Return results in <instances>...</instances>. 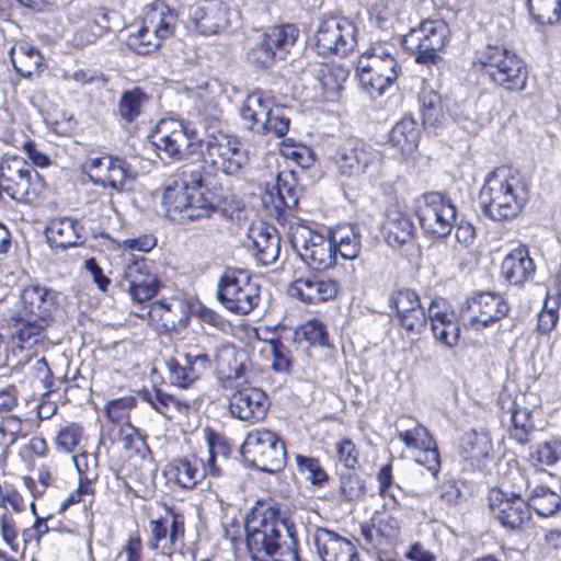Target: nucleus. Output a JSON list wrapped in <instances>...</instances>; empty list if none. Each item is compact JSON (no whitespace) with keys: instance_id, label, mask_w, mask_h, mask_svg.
<instances>
[{"instance_id":"obj_35","label":"nucleus","mask_w":561,"mask_h":561,"mask_svg":"<svg viewBox=\"0 0 561 561\" xmlns=\"http://www.w3.org/2000/svg\"><path fill=\"white\" fill-rule=\"evenodd\" d=\"M169 482L183 489H192L205 477L202 461L195 457L178 458L168 463L163 471Z\"/></svg>"},{"instance_id":"obj_26","label":"nucleus","mask_w":561,"mask_h":561,"mask_svg":"<svg viewBox=\"0 0 561 561\" xmlns=\"http://www.w3.org/2000/svg\"><path fill=\"white\" fill-rule=\"evenodd\" d=\"M148 546L163 556L171 557L184 536L183 520L178 515L159 518L149 523Z\"/></svg>"},{"instance_id":"obj_3","label":"nucleus","mask_w":561,"mask_h":561,"mask_svg":"<svg viewBox=\"0 0 561 561\" xmlns=\"http://www.w3.org/2000/svg\"><path fill=\"white\" fill-rule=\"evenodd\" d=\"M295 525L274 507L265 510L259 520L247 524V547L252 561H273L275 554L287 556L297 550Z\"/></svg>"},{"instance_id":"obj_42","label":"nucleus","mask_w":561,"mask_h":561,"mask_svg":"<svg viewBox=\"0 0 561 561\" xmlns=\"http://www.w3.org/2000/svg\"><path fill=\"white\" fill-rule=\"evenodd\" d=\"M510 411L512 421L510 428L511 437L518 444H527L530 440V435L535 432L531 410L513 403Z\"/></svg>"},{"instance_id":"obj_39","label":"nucleus","mask_w":561,"mask_h":561,"mask_svg":"<svg viewBox=\"0 0 561 561\" xmlns=\"http://www.w3.org/2000/svg\"><path fill=\"white\" fill-rule=\"evenodd\" d=\"M335 256L355 260L360 252L362 238L358 228L352 225L337 226L329 231Z\"/></svg>"},{"instance_id":"obj_33","label":"nucleus","mask_w":561,"mask_h":561,"mask_svg":"<svg viewBox=\"0 0 561 561\" xmlns=\"http://www.w3.org/2000/svg\"><path fill=\"white\" fill-rule=\"evenodd\" d=\"M299 199V191L291 171L278 172L275 183L265 191L263 202L271 204L275 209L294 208Z\"/></svg>"},{"instance_id":"obj_59","label":"nucleus","mask_w":561,"mask_h":561,"mask_svg":"<svg viewBox=\"0 0 561 561\" xmlns=\"http://www.w3.org/2000/svg\"><path fill=\"white\" fill-rule=\"evenodd\" d=\"M139 396L160 414L168 419L173 417V415H170V402H172L171 394L162 391L161 389L153 388L152 390L141 391Z\"/></svg>"},{"instance_id":"obj_27","label":"nucleus","mask_w":561,"mask_h":561,"mask_svg":"<svg viewBox=\"0 0 561 561\" xmlns=\"http://www.w3.org/2000/svg\"><path fill=\"white\" fill-rule=\"evenodd\" d=\"M9 56L16 73L22 78L34 80L42 76L47 68L42 51L32 43L20 39L9 49Z\"/></svg>"},{"instance_id":"obj_9","label":"nucleus","mask_w":561,"mask_h":561,"mask_svg":"<svg viewBox=\"0 0 561 561\" xmlns=\"http://www.w3.org/2000/svg\"><path fill=\"white\" fill-rule=\"evenodd\" d=\"M289 241L299 259L312 270L325 271L336 263L330 233L324 236L304 222L289 227Z\"/></svg>"},{"instance_id":"obj_8","label":"nucleus","mask_w":561,"mask_h":561,"mask_svg":"<svg viewBox=\"0 0 561 561\" xmlns=\"http://www.w3.org/2000/svg\"><path fill=\"white\" fill-rule=\"evenodd\" d=\"M398 73V62L386 45L375 44L358 58L359 83L371 96H380L397 79Z\"/></svg>"},{"instance_id":"obj_18","label":"nucleus","mask_w":561,"mask_h":561,"mask_svg":"<svg viewBox=\"0 0 561 561\" xmlns=\"http://www.w3.org/2000/svg\"><path fill=\"white\" fill-rule=\"evenodd\" d=\"M152 145L171 160H182L190 153L195 131L178 119H161L150 136Z\"/></svg>"},{"instance_id":"obj_7","label":"nucleus","mask_w":561,"mask_h":561,"mask_svg":"<svg viewBox=\"0 0 561 561\" xmlns=\"http://www.w3.org/2000/svg\"><path fill=\"white\" fill-rule=\"evenodd\" d=\"M240 116L250 130L277 138L286 135L290 123L284 110L275 106L273 99L262 90H256L245 98Z\"/></svg>"},{"instance_id":"obj_17","label":"nucleus","mask_w":561,"mask_h":561,"mask_svg":"<svg viewBox=\"0 0 561 561\" xmlns=\"http://www.w3.org/2000/svg\"><path fill=\"white\" fill-rule=\"evenodd\" d=\"M224 388L231 391L228 410L232 417L251 424L264 420L270 401L262 389L252 387L244 380L224 385Z\"/></svg>"},{"instance_id":"obj_62","label":"nucleus","mask_w":561,"mask_h":561,"mask_svg":"<svg viewBox=\"0 0 561 561\" xmlns=\"http://www.w3.org/2000/svg\"><path fill=\"white\" fill-rule=\"evenodd\" d=\"M401 325L409 332L420 333L426 325L428 316L426 317L424 308L421 306L412 311H408L398 317Z\"/></svg>"},{"instance_id":"obj_21","label":"nucleus","mask_w":561,"mask_h":561,"mask_svg":"<svg viewBox=\"0 0 561 561\" xmlns=\"http://www.w3.org/2000/svg\"><path fill=\"white\" fill-rule=\"evenodd\" d=\"M489 507L500 524L511 530L522 529L530 520L527 502L514 492L493 488L489 492Z\"/></svg>"},{"instance_id":"obj_1","label":"nucleus","mask_w":561,"mask_h":561,"mask_svg":"<svg viewBox=\"0 0 561 561\" xmlns=\"http://www.w3.org/2000/svg\"><path fill=\"white\" fill-rule=\"evenodd\" d=\"M57 295L39 284H31L20 293V308L10 311L7 319L13 330L12 339L20 350L46 346V329L57 310Z\"/></svg>"},{"instance_id":"obj_20","label":"nucleus","mask_w":561,"mask_h":561,"mask_svg":"<svg viewBox=\"0 0 561 561\" xmlns=\"http://www.w3.org/2000/svg\"><path fill=\"white\" fill-rule=\"evenodd\" d=\"M87 169L88 175L94 184L117 192L127 190L135 180L130 165L117 157L91 158L87 162Z\"/></svg>"},{"instance_id":"obj_64","label":"nucleus","mask_w":561,"mask_h":561,"mask_svg":"<svg viewBox=\"0 0 561 561\" xmlns=\"http://www.w3.org/2000/svg\"><path fill=\"white\" fill-rule=\"evenodd\" d=\"M157 243L152 234H142L136 238H128L123 240L122 245L130 251L149 252Z\"/></svg>"},{"instance_id":"obj_38","label":"nucleus","mask_w":561,"mask_h":561,"mask_svg":"<svg viewBox=\"0 0 561 561\" xmlns=\"http://www.w3.org/2000/svg\"><path fill=\"white\" fill-rule=\"evenodd\" d=\"M238 355L236 347L228 343L220 344L215 350L214 363L224 385L241 381L243 364Z\"/></svg>"},{"instance_id":"obj_40","label":"nucleus","mask_w":561,"mask_h":561,"mask_svg":"<svg viewBox=\"0 0 561 561\" xmlns=\"http://www.w3.org/2000/svg\"><path fill=\"white\" fill-rule=\"evenodd\" d=\"M389 140L401 153L413 152L420 140V128L416 121L411 116H404L391 128Z\"/></svg>"},{"instance_id":"obj_24","label":"nucleus","mask_w":561,"mask_h":561,"mask_svg":"<svg viewBox=\"0 0 561 561\" xmlns=\"http://www.w3.org/2000/svg\"><path fill=\"white\" fill-rule=\"evenodd\" d=\"M428 320L434 337L446 347L457 345L460 327L457 316L445 299L436 298L428 307Z\"/></svg>"},{"instance_id":"obj_63","label":"nucleus","mask_w":561,"mask_h":561,"mask_svg":"<svg viewBox=\"0 0 561 561\" xmlns=\"http://www.w3.org/2000/svg\"><path fill=\"white\" fill-rule=\"evenodd\" d=\"M415 460L417 463L426 467L433 476H436L440 468V459L436 443L434 442L428 448L420 449V454Z\"/></svg>"},{"instance_id":"obj_16","label":"nucleus","mask_w":561,"mask_h":561,"mask_svg":"<svg viewBox=\"0 0 561 561\" xmlns=\"http://www.w3.org/2000/svg\"><path fill=\"white\" fill-rule=\"evenodd\" d=\"M357 45L355 24L344 16L320 20L314 33V46L319 55L347 56Z\"/></svg>"},{"instance_id":"obj_5","label":"nucleus","mask_w":561,"mask_h":561,"mask_svg":"<svg viewBox=\"0 0 561 561\" xmlns=\"http://www.w3.org/2000/svg\"><path fill=\"white\" fill-rule=\"evenodd\" d=\"M474 65L495 85L506 91L519 92L526 87V65L516 53L506 47L488 45L478 53Z\"/></svg>"},{"instance_id":"obj_29","label":"nucleus","mask_w":561,"mask_h":561,"mask_svg":"<svg viewBox=\"0 0 561 561\" xmlns=\"http://www.w3.org/2000/svg\"><path fill=\"white\" fill-rule=\"evenodd\" d=\"M84 228L82 224L72 217L51 218L45 228V234L49 247L54 250H66L83 243Z\"/></svg>"},{"instance_id":"obj_43","label":"nucleus","mask_w":561,"mask_h":561,"mask_svg":"<svg viewBox=\"0 0 561 561\" xmlns=\"http://www.w3.org/2000/svg\"><path fill=\"white\" fill-rule=\"evenodd\" d=\"M419 102L423 124L437 126L445 115L440 95L432 89L424 88L419 95Z\"/></svg>"},{"instance_id":"obj_55","label":"nucleus","mask_w":561,"mask_h":561,"mask_svg":"<svg viewBox=\"0 0 561 561\" xmlns=\"http://www.w3.org/2000/svg\"><path fill=\"white\" fill-rule=\"evenodd\" d=\"M249 60L260 67H268L275 59H278L277 54L270 45L265 35L253 46L248 53Z\"/></svg>"},{"instance_id":"obj_58","label":"nucleus","mask_w":561,"mask_h":561,"mask_svg":"<svg viewBox=\"0 0 561 561\" xmlns=\"http://www.w3.org/2000/svg\"><path fill=\"white\" fill-rule=\"evenodd\" d=\"M299 334L310 344L324 346L328 344V334L324 324L317 319L307 321L300 327Z\"/></svg>"},{"instance_id":"obj_32","label":"nucleus","mask_w":561,"mask_h":561,"mask_svg":"<svg viewBox=\"0 0 561 561\" xmlns=\"http://www.w3.org/2000/svg\"><path fill=\"white\" fill-rule=\"evenodd\" d=\"M250 247L255 250L256 260L263 265L273 264L279 255L280 241L275 229L264 224L249 230Z\"/></svg>"},{"instance_id":"obj_31","label":"nucleus","mask_w":561,"mask_h":561,"mask_svg":"<svg viewBox=\"0 0 561 561\" xmlns=\"http://www.w3.org/2000/svg\"><path fill=\"white\" fill-rule=\"evenodd\" d=\"M386 241L393 248H400L414 239V225L411 217L397 205H391L386 210L383 222Z\"/></svg>"},{"instance_id":"obj_46","label":"nucleus","mask_w":561,"mask_h":561,"mask_svg":"<svg viewBox=\"0 0 561 561\" xmlns=\"http://www.w3.org/2000/svg\"><path fill=\"white\" fill-rule=\"evenodd\" d=\"M84 428L78 423H68L61 426L55 436L54 444L57 451L72 453L83 438Z\"/></svg>"},{"instance_id":"obj_52","label":"nucleus","mask_w":561,"mask_h":561,"mask_svg":"<svg viewBox=\"0 0 561 561\" xmlns=\"http://www.w3.org/2000/svg\"><path fill=\"white\" fill-rule=\"evenodd\" d=\"M398 437L408 448L416 449L428 448L435 442L427 428L423 425H416L411 430L401 431Z\"/></svg>"},{"instance_id":"obj_34","label":"nucleus","mask_w":561,"mask_h":561,"mask_svg":"<svg viewBox=\"0 0 561 561\" xmlns=\"http://www.w3.org/2000/svg\"><path fill=\"white\" fill-rule=\"evenodd\" d=\"M536 267L526 247L512 250L501 265L502 276L513 285H523L533 278Z\"/></svg>"},{"instance_id":"obj_45","label":"nucleus","mask_w":561,"mask_h":561,"mask_svg":"<svg viewBox=\"0 0 561 561\" xmlns=\"http://www.w3.org/2000/svg\"><path fill=\"white\" fill-rule=\"evenodd\" d=\"M264 35L277 54L278 59H283L295 45L299 31L293 24H285L270 28Z\"/></svg>"},{"instance_id":"obj_48","label":"nucleus","mask_w":561,"mask_h":561,"mask_svg":"<svg viewBox=\"0 0 561 561\" xmlns=\"http://www.w3.org/2000/svg\"><path fill=\"white\" fill-rule=\"evenodd\" d=\"M535 20L542 24H553L560 19L561 0H527Z\"/></svg>"},{"instance_id":"obj_54","label":"nucleus","mask_w":561,"mask_h":561,"mask_svg":"<svg viewBox=\"0 0 561 561\" xmlns=\"http://www.w3.org/2000/svg\"><path fill=\"white\" fill-rule=\"evenodd\" d=\"M136 405V399L127 396L111 400L105 407L107 419L113 423H121L129 417L131 409Z\"/></svg>"},{"instance_id":"obj_50","label":"nucleus","mask_w":561,"mask_h":561,"mask_svg":"<svg viewBox=\"0 0 561 561\" xmlns=\"http://www.w3.org/2000/svg\"><path fill=\"white\" fill-rule=\"evenodd\" d=\"M167 367L170 382L173 386L179 388H188L195 380H197L195 370L190 367L187 362H185V365H181L178 360L170 359L167 363Z\"/></svg>"},{"instance_id":"obj_41","label":"nucleus","mask_w":561,"mask_h":561,"mask_svg":"<svg viewBox=\"0 0 561 561\" xmlns=\"http://www.w3.org/2000/svg\"><path fill=\"white\" fill-rule=\"evenodd\" d=\"M527 504L539 516L550 517L560 510L561 496L547 486L538 485L530 492Z\"/></svg>"},{"instance_id":"obj_47","label":"nucleus","mask_w":561,"mask_h":561,"mask_svg":"<svg viewBox=\"0 0 561 561\" xmlns=\"http://www.w3.org/2000/svg\"><path fill=\"white\" fill-rule=\"evenodd\" d=\"M146 93L139 88L126 91L119 99L118 111L126 122H133L139 116L144 103L147 101Z\"/></svg>"},{"instance_id":"obj_22","label":"nucleus","mask_w":561,"mask_h":561,"mask_svg":"<svg viewBox=\"0 0 561 561\" xmlns=\"http://www.w3.org/2000/svg\"><path fill=\"white\" fill-rule=\"evenodd\" d=\"M461 312L472 329L480 330L504 318L508 306L500 295L485 291L469 298L462 305Z\"/></svg>"},{"instance_id":"obj_13","label":"nucleus","mask_w":561,"mask_h":561,"mask_svg":"<svg viewBox=\"0 0 561 561\" xmlns=\"http://www.w3.org/2000/svg\"><path fill=\"white\" fill-rule=\"evenodd\" d=\"M204 162L226 175H239L248 165L249 152L236 136L211 133L205 140Z\"/></svg>"},{"instance_id":"obj_53","label":"nucleus","mask_w":561,"mask_h":561,"mask_svg":"<svg viewBox=\"0 0 561 561\" xmlns=\"http://www.w3.org/2000/svg\"><path fill=\"white\" fill-rule=\"evenodd\" d=\"M389 304L397 310L398 317L421 307L419 295L414 290L408 288L392 293Z\"/></svg>"},{"instance_id":"obj_11","label":"nucleus","mask_w":561,"mask_h":561,"mask_svg":"<svg viewBox=\"0 0 561 561\" xmlns=\"http://www.w3.org/2000/svg\"><path fill=\"white\" fill-rule=\"evenodd\" d=\"M243 458L260 471L275 473L286 463V450L276 433L254 428L247 433L241 445Z\"/></svg>"},{"instance_id":"obj_30","label":"nucleus","mask_w":561,"mask_h":561,"mask_svg":"<svg viewBox=\"0 0 561 561\" xmlns=\"http://www.w3.org/2000/svg\"><path fill=\"white\" fill-rule=\"evenodd\" d=\"M190 20L204 35H213L228 25V10L217 0L197 3L190 9Z\"/></svg>"},{"instance_id":"obj_14","label":"nucleus","mask_w":561,"mask_h":561,"mask_svg":"<svg viewBox=\"0 0 561 561\" xmlns=\"http://www.w3.org/2000/svg\"><path fill=\"white\" fill-rule=\"evenodd\" d=\"M4 193L21 203H32L42 192L43 183L33 167L22 157L5 154L0 162Z\"/></svg>"},{"instance_id":"obj_19","label":"nucleus","mask_w":561,"mask_h":561,"mask_svg":"<svg viewBox=\"0 0 561 561\" xmlns=\"http://www.w3.org/2000/svg\"><path fill=\"white\" fill-rule=\"evenodd\" d=\"M381 160L380 152L360 139L345 141L335 152L334 164L342 176L353 178L366 173Z\"/></svg>"},{"instance_id":"obj_4","label":"nucleus","mask_w":561,"mask_h":561,"mask_svg":"<svg viewBox=\"0 0 561 561\" xmlns=\"http://www.w3.org/2000/svg\"><path fill=\"white\" fill-rule=\"evenodd\" d=\"M188 175L168 185L162 196L167 216L179 224L207 218L217 207V197L204 186L199 172L191 170Z\"/></svg>"},{"instance_id":"obj_44","label":"nucleus","mask_w":561,"mask_h":561,"mask_svg":"<svg viewBox=\"0 0 561 561\" xmlns=\"http://www.w3.org/2000/svg\"><path fill=\"white\" fill-rule=\"evenodd\" d=\"M492 451V443L484 432L470 431L461 439V453L471 460L480 461L489 457Z\"/></svg>"},{"instance_id":"obj_15","label":"nucleus","mask_w":561,"mask_h":561,"mask_svg":"<svg viewBox=\"0 0 561 561\" xmlns=\"http://www.w3.org/2000/svg\"><path fill=\"white\" fill-rule=\"evenodd\" d=\"M216 296L230 312L248 314L260 301V286L247 272L227 270L218 280Z\"/></svg>"},{"instance_id":"obj_23","label":"nucleus","mask_w":561,"mask_h":561,"mask_svg":"<svg viewBox=\"0 0 561 561\" xmlns=\"http://www.w3.org/2000/svg\"><path fill=\"white\" fill-rule=\"evenodd\" d=\"M121 286L129 293L134 301L144 302L158 293L160 282L152 264L141 257L125 266Z\"/></svg>"},{"instance_id":"obj_36","label":"nucleus","mask_w":561,"mask_h":561,"mask_svg":"<svg viewBox=\"0 0 561 561\" xmlns=\"http://www.w3.org/2000/svg\"><path fill=\"white\" fill-rule=\"evenodd\" d=\"M312 73L322 89L323 96L333 101L343 90L350 71L341 64H320L314 67Z\"/></svg>"},{"instance_id":"obj_49","label":"nucleus","mask_w":561,"mask_h":561,"mask_svg":"<svg viewBox=\"0 0 561 561\" xmlns=\"http://www.w3.org/2000/svg\"><path fill=\"white\" fill-rule=\"evenodd\" d=\"M334 451L339 463L344 468L355 470L359 467V450L351 438H340L334 444Z\"/></svg>"},{"instance_id":"obj_2","label":"nucleus","mask_w":561,"mask_h":561,"mask_svg":"<svg viewBox=\"0 0 561 561\" xmlns=\"http://www.w3.org/2000/svg\"><path fill=\"white\" fill-rule=\"evenodd\" d=\"M528 199L527 185L520 174L510 167L490 172L479 193L483 214L495 221L514 218Z\"/></svg>"},{"instance_id":"obj_10","label":"nucleus","mask_w":561,"mask_h":561,"mask_svg":"<svg viewBox=\"0 0 561 561\" xmlns=\"http://www.w3.org/2000/svg\"><path fill=\"white\" fill-rule=\"evenodd\" d=\"M450 31L443 20H424L402 38V45L417 64L435 65L449 39Z\"/></svg>"},{"instance_id":"obj_37","label":"nucleus","mask_w":561,"mask_h":561,"mask_svg":"<svg viewBox=\"0 0 561 561\" xmlns=\"http://www.w3.org/2000/svg\"><path fill=\"white\" fill-rule=\"evenodd\" d=\"M398 520L388 513L375 514L369 523L363 524L360 531L366 542L371 546H379L383 540H392L399 534Z\"/></svg>"},{"instance_id":"obj_28","label":"nucleus","mask_w":561,"mask_h":561,"mask_svg":"<svg viewBox=\"0 0 561 561\" xmlns=\"http://www.w3.org/2000/svg\"><path fill=\"white\" fill-rule=\"evenodd\" d=\"M289 294L306 304H319L334 298L339 291L335 280L317 275L301 276L289 286Z\"/></svg>"},{"instance_id":"obj_56","label":"nucleus","mask_w":561,"mask_h":561,"mask_svg":"<svg viewBox=\"0 0 561 561\" xmlns=\"http://www.w3.org/2000/svg\"><path fill=\"white\" fill-rule=\"evenodd\" d=\"M340 491L345 500H357L365 493L364 481L355 472L343 473L340 478Z\"/></svg>"},{"instance_id":"obj_57","label":"nucleus","mask_w":561,"mask_h":561,"mask_svg":"<svg viewBox=\"0 0 561 561\" xmlns=\"http://www.w3.org/2000/svg\"><path fill=\"white\" fill-rule=\"evenodd\" d=\"M533 459L543 466H552L561 459V439H551L540 444Z\"/></svg>"},{"instance_id":"obj_61","label":"nucleus","mask_w":561,"mask_h":561,"mask_svg":"<svg viewBox=\"0 0 561 561\" xmlns=\"http://www.w3.org/2000/svg\"><path fill=\"white\" fill-rule=\"evenodd\" d=\"M558 301L546 299L541 311L538 313L537 330L540 333L550 332L557 324L558 314Z\"/></svg>"},{"instance_id":"obj_60","label":"nucleus","mask_w":561,"mask_h":561,"mask_svg":"<svg viewBox=\"0 0 561 561\" xmlns=\"http://www.w3.org/2000/svg\"><path fill=\"white\" fill-rule=\"evenodd\" d=\"M268 343L273 356L272 369L276 373H289L291 368V357L288 348L278 340H270Z\"/></svg>"},{"instance_id":"obj_6","label":"nucleus","mask_w":561,"mask_h":561,"mask_svg":"<svg viewBox=\"0 0 561 561\" xmlns=\"http://www.w3.org/2000/svg\"><path fill=\"white\" fill-rule=\"evenodd\" d=\"M178 21L179 14L173 8L163 0H156L147 8L141 25L128 33L126 45L137 54L151 53L174 34Z\"/></svg>"},{"instance_id":"obj_51","label":"nucleus","mask_w":561,"mask_h":561,"mask_svg":"<svg viewBox=\"0 0 561 561\" xmlns=\"http://www.w3.org/2000/svg\"><path fill=\"white\" fill-rule=\"evenodd\" d=\"M296 463L301 472H307V479L312 485H322L329 476L317 458L296 456Z\"/></svg>"},{"instance_id":"obj_12","label":"nucleus","mask_w":561,"mask_h":561,"mask_svg":"<svg viewBox=\"0 0 561 561\" xmlns=\"http://www.w3.org/2000/svg\"><path fill=\"white\" fill-rule=\"evenodd\" d=\"M414 213L424 232L434 238L447 237L457 219L455 204L439 192L420 195L414 202Z\"/></svg>"},{"instance_id":"obj_25","label":"nucleus","mask_w":561,"mask_h":561,"mask_svg":"<svg viewBox=\"0 0 561 561\" xmlns=\"http://www.w3.org/2000/svg\"><path fill=\"white\" fill-rule=\"evenodd\" d=\"M312 540L322 561H359L355 545L328 528L318 527Z\"/></svg>"}]
</instances>
